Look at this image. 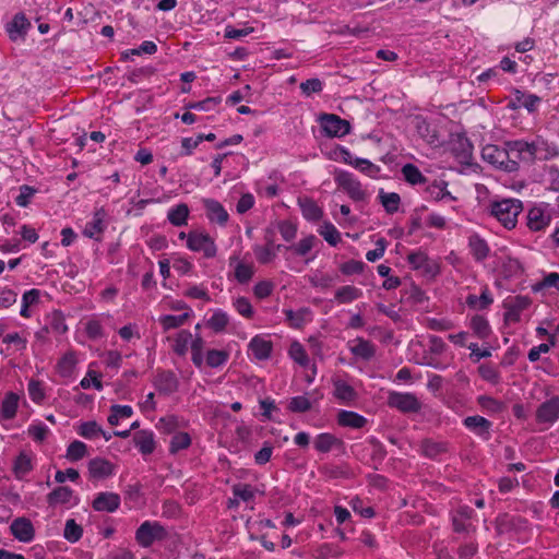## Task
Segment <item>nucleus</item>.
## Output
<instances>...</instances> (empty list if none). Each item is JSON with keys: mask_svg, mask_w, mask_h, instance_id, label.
<instances>
[{"mask_svg": "<svg viewBox=\"0 0 559 559\" xmlns=\"http://www.w3.org/2000/svg\"><path fill=\"white\" fill-rule=\"evenodd\" d=\"M512 151L520 162L528 165L535 160H548L559 155V148L551 142L542 136H536L531 142L515 140L512 144Z\"/></svg>", "mask_w": 559, "mask_h": 559, "instance_id": "f257e3e1", "label": "nucleus"}, {"mask_svg": "<svg viewBox=\"0 0 559 559\" xmlns=\"http://www.w3.org/2000/svg\"><path fill=\"white\" fill-rule=\"evenodd\" d=\"M513 141L506 143V147H499L493 144H488L481 150V157L485 162L492 165L498 169L508 173L516 171L519 169V158L512 151Z\"/></svg>", "mask_w": 559, "mask_h": 559, "instance_id": "f03ea898", "label": "nucleus"}, {"mask_svg": "<svg viewBox=\"0 0 559 559\" xmlns=\"http://www.w3.org/2000/svg\"><path fill=\"white\" fill-rule=\"evenodd\" d=\"M522 211L523 203L519 199L491 200L489 203L490 214L508 229L515 227Z\"/></svg>", "mask_w": 559, "mask_h": 559, "instance_id": "7ed1b4c3", "label": "nucleus"}, {"mask_svg": "<svg viewBox=\"0 0 559 559\" xmlns=\"http://www.w3.org/2000/svg\"><path fill=\"white\" fill-rule=\"evenodd\" d=\"M334 180L337 187L343 189L353 201L360 202L366 200L367 193L362 189L359 180H357L353 174L345 170H338L334 175Z\"/></svg>", "mask_w": 559, "mask_h": 559, "instance_id": "20e7f679", "label": "nucleus"}, {"mask_svg": "<svg viewBox=\"0 0 559 559\" xmlns=\"http://www.w3.org/2000/svg\"><path fill=\"white\" fill-rule=\"evenodd\" d=\"M167 532L158 522L145 521L135 532V539L142 547H150L156 540H163Z\"/></svg>", "mask_w": 559, "mask_h": 559, "instance_id": "39448f33", "label": "nucleus"}, {"mask_svg": "<svg viewBox=\"0 0 559 559\" xmlns=\"http://www.w3.org/2000/svg\"><path fill=\"white\" fill-rule=\"evenodd\" d=\"M319 122L324 134L329 138H342L350 132V123L334 114H322Z\"/></svg>", "mask_w": 559, "mask_h": 559, "instance_id": "423d86ee", "label": "nucleus"}, {"mask_svg": "<svg viewBox=\"0 0 559 559\" xmlns=\"http://www.w3.org/2000/svg\"><path fill=\"white\" fill-rule=\"evenodd\" d=\"M388 405L402 413H418L421 409V402L414 393L392 391L388 396Z\"/></svg>", "mask_w": 559, "mask_h": 559, "instance_id": "0eeeda50", "label": "nucleus"}, {"mask_svg": "<svg viewBox=\"0 0 559 559\" xmlns=\"http://www.w3.org/2000/svg\"><path fill=\"white\" fill-rule=\"evenodd\" d=\"M187 247L194 252H202L205 258H214L217 248L209 234L190 231L187 236Z\"/></svg>", "mask_w": 559, "mask_h": 559, "instance_id": "6e6552de", "label": "nucleus"}, {"mask_svg": "<svg viewBox=\"0 0 559 559\" xmlns=\"http://www.w3.org/2000/svg\"><path fill=\"white\" fill-rule=\"evenodd\" d=\"M274 235L275 230L273 228H266L264 235L265 246L257 245L253 247L254 255L261 264L271 263L276 258L277 251L283 248L282 245H275L273 242Z\"/></svg>", "mask_w": 559, "mask_h": 559, "instance_id": "1a4fd4ad", "label": "nucleus"}, {"mask_svg": "<svg viewBox=\"0 0 559 559\" xmlns=\"http://www.w3.org/2000/svg\"><path fill=\"white\" fill-rule=\"evenodd\" d=\"M559 419V396L543 402L536 411V420L539 424L554 425Z\"/></svg>", "mask_w": 559, "mask_h": 559, "instance_id": "9d476101", "label": "nucleus"}, {"mask_svg": "<svg viewBox=\"0 0 559 559\" xmlns=\"http://www.w3.org/2000/svg\"><path fill=\"white\" fill-rule=\"evenodd\" d=\"M107 212L104 207L96 209L93 217L85 224L83 235L90 239L99 240V235L103 234L107 227L106 224Z\"/></svg>", "mask_w": 559, "mask_h": 559, "instance_id": "9b49d317", "label": "nucleus"}, {"mask_svg": "<svg viewBox=\"0 0 559 559\" xmlns=\"http://www.w3.org/2000/svg\"><path fill=\"white\" fill-rule=\"evenodd\" d=\"M11 534L22 543H29L35 537V528L29 519L25 516L16 518L10 525Z\"/></svg>", "mask_w": 559, "mask_h": 559, "instance_id": "f8f14e48", "label": "nucleus"}, {"mask_svg": "<svg viewBox=\"0 0 559 559\" xmlns=\"http://www.w3.org/2000/svg\"><path fill=\"white\" fill-rule=\"evenodd\" d=\"M153 383L156 390L165 395L175 393L179 386L178 378L170 370L158 371Z\"/></svg>", "mask_w": 559, "mask_h": 559, "instance_id": "ddd939ff", "label": "nucleus"}, {"mask_svg": "<svg viewBox=\"0 0 559 559\" xmlns=\"http://www.w3.org/2000/svg\"><path fill=\"white\" fill-rule=\"evenodd\" d=\"M120 496L116 492L105 491L99 492L94 501L93 508L98 512H115L120 506Z\"/></svg>", "mask_w": 559, "mask_h": 559, "instance_id": "4468645a", "label": "nucleus"}, {"mask_svg": "<svg viewBox=\"0 0 559 559\" xmlns=\"http://www.w3.org/2000/svg\"><path fill=\"white\" fill-rule=\"evenodd\" d=\"M526 218L527 227L532 231H539L550 224L551 215L547 210L540 206H534L528 211Z\"/></svg>", "mask_w": 559, "mask_h": 559, "instance_id": "2eb2a0df", "label": "nucleus"}, {"mask_svg": "<svg viewBox=\"0 0 559 559\" xmlns=\"http://www.w3.org/2000/svg\"><path fill=\"white\" fill-rule=\"evenodd\" d=\"M463 424L469 431H472L476 436L485 440H488L490 438V428L492 424L485 417L479 415L467 416L463 420Z\"/></svg>", "mask_w": 559, "mask_h": 559, "instance_id": "dca6fc26", "label": "nucleus"}, {"mask_svg": "<svg viewBox=\"0 0 559 559\" xmlns=\"http://www.w3.org/2000/svg\"><path fill=\"white\" fill-rule=\"evenodd\" d=\"M203 205L206 212V217L212 223H216L221 226H225L228 222V213L224 206L214 199H204Z\"/></svg>", "mask_w": 559, "mask_h": 559, "instance_id": "f3484780", "label": "nucleus"}, {"mask_svg": "<svg viewBox=\"0 0 559 559\" xmlns=\"http://www.w3.org/2000/svg\"><path fill=\"white\" fill-rule=\"evenodd\" d=\"M427 198L433 201H455L456 198L448 190V182L443 179H436L425 188Z\"/></svg>", "mask_w": 559, "mask_h": 559, "instance_id": "a211bd4d", "label": "nucleus"}, {"mask_svg": "<svg viewBox=\"0 0 559 559\" xmlns=\"http://www.w3.org/2000/svg\"><path fill=\"white\" fill-rule=\"evenodd\" d=\"M350 353L366 361L372 359L376 355V346L368 340L356 337L348 342Z\"/></svg>", "mask_w": 559, "mask_h": 559, "instance_id": "6ab92c4d", "label": "nucleus"}, {"mask_svg": "<svg viewBox=\"0 0 559 559\" xmlns=\"http://www.w3.org/2000/svg\"><path fill=\"white\" fill-rule=\"evenodd\" d=\"M88 473L94 479H104L114 474V465L105 459L95 457L88 462Z\"/></svg>", "mask_w": 559, "mask_h": 559, "instance_id": "aec40b11", "label": "nucleus"}, {"mask_svg": "<svg viewBox=\"0 0 559 559\" xmlns=\"http://www.w3.org/2000/svg\"><path fill=\"white\" fill-rule=\"evenodd\" d=\"M272 342L262 336H254L249 343V350L255 359L265 360L270 357L272 352Z\"/></svg>", "mask_w": 559, "mask_h": 559, "instance_id": "412c9836", "label": "nucleus"}, {"mask_svg": "<svg viewBox=\"0 0 559 559\" xmlns=\"http://www.w3.org/2000/svg\"><path fill=\"white\" fill-rule=\"evenodd\" d=\"M468 248L471 254L477 262H483L490 253L487 241L476 234L468 238Z\"/></svg>", "mask_w": 559, "mask_h": 559, "instance_id": "4be33fe9", "label": "nucleus"}, {"mask_svg": "<svg viewBox=\"0 0 559 559\" xmlns=\"http://www.w3.org/2000/svg\"><path fill=\"white\" fill-rule=\"evenodd\" d=\"M19 395L14 392H8L0 402V419L10 420L14 418L19 407Z\"/></svg>", "mask_w": 559, "mask_h": 559, "instance_id": "5701e85b", "label": "nucleus"}, {"mask_svg": "<svg viewBox=\"0 0 559 559\" xmlns=\"http://www.w3.org/2000/svg\"><path fill=\"white\" fill-rule=\"evenodd\" d=\"M133 442L143 455H148L155 450L154 433L151 430H140L134 433Z\"/></svg>", "mask_w": 559, "mask_h": 559, "instance_id": "b1692460", "label": "nucleus"}, {"mask_svg": "<svg viewBox=\"0 0 559 559\" xmlns=\"http://www.w3.org/2000/svg\"><path fill=\"white\" fill-rule=\"evenodd\" d=\"M473 510L463 507L460 508L452 516V525L453 530L456 533H467L472 528V523L469 522Z\"/></svg>", "mask_w": 559, "mask_h": 559, "instance_id": "393cba45", "label": "nucleus"}, {"mask_svg": "<svg viewBox=\"0 0 559 559\" xmlns=\"http://www.w3.org/2000/svg\"><path fill=\"white\" fill-rule=\"evenodd\" d=\"M31 26L28 20L24 14H15L12 22L8 24L7 31L12 40H17L26 34L27 28Z\"/></svg>", "mask_w": 559, "mask_h": 559, "instance_id": "a878e982", "label": "nucleus"}, {"mask_svg": "<svg viewBox=\"0 0 559 559\" xmlns=\"http://www.w3.org/2000/svg\"><path fill=\"white\" fill-rule=\"evenodd\" d=\"M298 205L301 210L302 216L307 221L316 222L319 221L323 215V211L310 198H298Z\"/></svg>", "mask_w": 559, "mask_h": 559, "instance_id": "bb28decb", "label": "nucleus"}, {"mask_svg": "<svg viewBox=\"0 0 559 559\" xmlns=\"http://www.w3.org/2000/svg\"><path fill=\"white\" fill-rule=\"evenodd\" d=\"M337 423L343 427L359 429L367 424V419L358 413L352 411H341L337 415Z\"/></svg>", "mask_w": 559, "mask_h": 559, "instance_id": "cd10ccee", "label": "nucleus"}, {"mask_svg": "<svg viewBox=\"0 0 559 559\" xmlns=\"http://www.w3.org/2000/svg\"><path fill=\"white\" fill-rule=\"evenodd\" d=\"M469 328L473 334L480 340H487L492 332L488 320L480 314H475L471 318Z\"/></svg>", "mask_w": 559, "mask_h": 559, "instance_id": "c85d7f7f", "label": "nucleus"}, {"mask_svg": "<svg viewBox=\"0 0 559 559\" xmlns=\"http://www.w3.org/2000/svg\"><path fill=\"white\" fill-rule=\"evenodd\" d=\"M33 469L32 457L26 452H21L13 463V474L17 479H24Z\"/></svg>", "mask_w": 559, "mask_h": 559, "instance_id": "c756f323", "label": "nucleus"}, {"mask_svg": "<svg viewBox=\"0 0 559 559\" xmlns=\"http://www.w3.org/2000/svg\"><path fill=\"white\" fill-rule=\"evenodd\" d=\"M334 396L343 403L352 402L356 399L357 393L355 389L345 381L337 379L333 382Z\"/></svg>", "mask_w": 559, "mask_h": 559, "instance_id": "7c9ffc66", "label": "nucleus"}, {"mask_svg": "<svg viewBox=\"0 0 559 559\" xmlns=\"http://www.w3.org/2000/svg\"><path fill=\"white\" fill-rule=\"evenodd\" d=\"M407 261L414 270H424L426 273L433 272L435 265L429 261L427 254L421 251L411 252Z\"/></svg>", "mask_w": 559, "mask_h": 559, "instance_id": "2f4dec72", "label": "nucleus"}, {"mask_svg": "<svg viewBox=\"0 0 559 559\" xmlns=\"http://www.w3.org/2000/svg\"><path fill=\"white\" fill-rule=\"evenodd\" d=\"M189 216V207L186 203H180L168 211L167 218L168 221L177 227L183 226L187 224V219Z\"/></svg>", "mask_w": 559, "mask_h": 559, "instance_id": "473e14b6", "label": "nucleus"}, {"mask_svg": "<svg viewBox=\"0 0 559 559\" xmlns=\"http://www.w3.org/2000/svg\"><path fill=\"white\" fill-rule=\"evenodd\" d=\"M361 295V289L352 285H345L336 289L334 298L338 304H349L358 299Z\"/></svg>", "mask_w": 559, "mask_h": 559, "instance_id": "72a5a7b5", "label": "nucleus"}, {"mask_svg": "<svg viewBox=\"0 0 559 559\" xmlns=\"http://www.w3.org/2000/svg\"><path fill=\"white\" fill-rule=\"evenodd\" d=\"M73 496V490L68 486H60L53 489L47 497L49 506L69 503Z\"/></svg>", "mask_w": 559, "mask_h": 559, "instance_id": "f704fd0d", "label": "nucleus"}, {"mask_svg": "<svg viewBox=\"0 0 559 559\" xmlns=\"http://www.w3.org/2000/svg\"><path fill=\"white\" fill-rule=\"evenodd\" d=\"M492 301L493 299L487 288L483 290L480 296L469 294L465 299L466 305L469 308L476 310H483L488 308L492 304Z\"/></svg>", "mask_w": 559, "mask_h": 559, "instance_id": "c9c22d12", "label": "nucleus"}, {"mask_svg": "<svg viewBox=\"0 0 559 559\" xmlns=\"http://www.w3.org/2000/svg\"><path fill=\"white\" fill-rule=\"evenodd\" d=\"M341 444L342 441L340 439L328 432L318 435L314 440V448L321 453H326L331 451L333 447Z\"/></svg>", "mask_w": 559, "mask_h": 559, "instance_id": "e433bc0d", "label": "nucleus"}, {"mask_svg": "<svg viewBox=\"0 0 559 559\" xmlns=\"http://www.w3.org/2000/svg\"><path fill=\"white\" fill-rule=\"evenodd\" d=\"M402 174L404 176V179L413 186L427 182L426 177L421 174L419 168L417 166H415L414 164L404 165L402 167Z\"/></svg>", "mask_w": 559, "mask_h": 559, "instance_id": "4c0bfd02", "label": "nucleus"}, {"mask_svg": "<svg viewBox=\"0 0 559 559\" xmlns=\"http://www.w3.org/2000/svg\"><path fill=\"white\" fill-rule=\"evenodd\" d=\"M46 329L58 335L64 334L68 331V326L64 322L63 314L59 311L52 312L48 318Z\"/></svg>", "mask_w": 559, "mask_h": 559, "instance_id": "58836bf2", "label": "nucleus"}, {"mask_svg": "<svg viewBox=\"0 0 559 559\" xmlns=\"http://www.w3.org/2000/svg\"><path fill=\"white\" fill-rule=\"evenodd\" d=\"M379 199L380 203L389 214H393L399 211V205L401 203L400 194L395 192L386 193L383 190H380Z\"/></svg>", "mask_w": 559, "mask_h": 559, "instance_id": "ea45409f", "label": "nucleus"}, {"mask_svg": "<svg viewBox=\"0 0 559 559\" xmlns=\"http://www.w3.org/2000/svg\"><path fill=\"white\" fill-rule=\"evenodd\" d=\"M318 233L320 234V236H322L324 238V240L335 247L340 241H341V234L340 231L336 229V227L330 223V222H324Z\"/></svg>", "mask_w": 559, "mask_h": 559, "instance_id": "a19ab883", "label": "nucleus"}, {"mask_svg": "<svg viewBox=\"0 0 559 559\" xmlns=\"http://www.w3.org/2000/svg\"><path fill=\"white\" fill-rule=\"evenodd\" d=\"M190 317L189 312H185L182 314L174 316V314H165L159 317L158 322L163 326L165 331L176 329L185 324V322Z\"/></svg>", "mask_w": 559, "mask_h": 559, "instance_id": "79ce46f5", "label": "nucleus"}, {"mask_svg": "<svg viewBox=\"0 0 559 559\" xmlns=\"http://www.w3.org/2000/svg\"><path fill=\"white\" fill-rule=\"evenodd\" d=\"M191 445V437L188 432H176L169 443V452L176 454Z\"/></svg>", "mask_w": 559, "mask_h": 559, "instance_id": "37998d69", "label": "nucleus"}, {"mask_svg": "<svg viewBox=\"0 0 559 559\" xmlns=\"http://www.w3.org/2000/svg\"><path fill=\"white\" fill-rule=\"evenodd\" d=\"M192 341V334L188 330H181L175 340L174 352L179 356H185Z\"/></svg>", "mask_w": 559, "mask_h": 559, "instance_id": "c03bdc74", "label": "nucleus"}, {"mask_svg": "<svg viewBox=\"0 0 559 559\" xmlns=\"http://www.w3.org/2000/svg\"><path fill=\"white\" fill-rule=\"evenodd\" d=\"M353 167L370 178H377L381 169L378 165L371 163L369 159L360 157L355 158Z\"/></svg>", "mask_w": 559, "mask_h": 559, "instance_id": "a18cd8bd", "label": "nucleus"}, {"mask_svg": "<svg viewBox=\"0 0 559 559\" xmlns=\"http://www.w3.org/2000/svg\"><path fill=\"white\" fill-rule=\"evenodd\" d=\"M317 241L316 236L309 235L302 238L298 243L285 247L286 250L294 251L297 255H307L313 248Z\"/></svg>", "mask_w": 559, "mask_h": 559, "instance_id": "49530a36", "label": "nucleus"}, {"mask_svg": "<svg viewBox=\"0 0 559 559\" xmlns=\"http://www.w3.org/2000/svg\"><path fill=\"white\" fill-rule=\"evenodd\" d=\"M228 323V314L221 309L215 310L212 317L207 320V326L217 333L224 331Z\"/></svg>", "mask_w": 559, "mask_h": 559, "instance_id": "de8ad7c7", "label": "nucleus"}, {"mask_svg": "<svg viewBox=\"0 0 559 559\" xmlns=\"http://www.w3.org/2000/svg\"><path fill=\"white\" fill-rule=\"evenodd\" d=\"M76 365V358L73 353L64 354L58 361V371L62 377H70Z\"/></svg>", "mask_w": 559, "mask_h": 559, "instance_id": "09e8293b", "label": "nucleus"}, {"mask_svg": "<svg viewBox=\"0 0 559 559\" xmlns=\"http://www.w3.org/2000/svg\"><path fill=\"white\" fill-rule=\"evenodd\" d=\"M87 453V447L84 442L74 440L67 449V459L70 461H79L83 459Z\"/></svg>", "mask_w": 559, "mask_h": 559, "instance_id": "8fccbe9b", "label": "nucleus"}, {"mask_svg": "<svg viewBox=\"0 0 559 559\" xmlns=\"http://www.w3.org/2000/svg\"><path fill=\"white\" fill-rule=\"evenodd\" d=\"M83 530L73 519L66 522L63 537L70 543H76L82 537Z\"/></svg>", "mask_w": 559, "mask_h": 559, "instance_id": "3c124183", "label": "nucleus"}, {"mask_svg": "<svg viewBox=\"0 0 559 559\" xmlns=\"http://www.w3.org/2000/svg\"><path fill=\"white\" fill-rule=\"evenodd\" d=\"M157 51V46L154 41L145 40L143 41L138 48L128 49L121 53V60L127 61L129 60V53L132 55H153Z\"/></svg>", "mask_w": 559, "mask_h": 559, "instance_id": "603ef678", "label": "nucleus"}, {"mask_svg": "<svg viewBox=\"0 0 559 559\" xmlns=\"http://www.w3.org/2000/svg\"><path fill=\"white\" fill-rule=\"evenodd\" d=\"M179 426H180L179 418L175 415H168V416L162 417L157 424V428L163 433H167V435H170V433L175 435L177 429L179 428Z\"/></svg>", "mask_w": 559, "mask_h": 559, "instance_id": "864d4df0", "label": "nucleus"}, {"mask_svg": "<svg viewBox=\"0 0 559 559\" xmlns=\"http://www.w3.org/2000/svg\"><path fill=\"white\" fill-rule=\"evenodd\" d=\"M78 432L85 439H94L103 432L102 427L94 420L84 421L80 425Z\"/></svg>", "mask_w": 559, "mask_h": 559, "instance_id": "5fc2aeb1", "label": "nucleus"}, {"mask_svg": "<svg viewBox=\"0 0 559 559\" xmlns=\"http://www.w3.org/2000/svg\"><path fill=\"white\" fill-rule=\"evenodd\" d=\"M229 358V354L225 350L210 349L206 354V364L211 368H217L224 365Z\"/></svg>", "mask_w": 559, "mask_h": 559, "instance_id": "6e6d98bb", "label": "nucleus"}, {"mask_svg": "<svg viewBox=\"0 0 559 559\" xmlns=\"http://www.w3.org/2000/svg\"><path fill=\"white\" fill-rule=\"evenodd\" d=\"M531 304L528 297L525 296H516L511 304L508 316L513 320H519L520 312L526 309Z\"/></svg>", "mask_w": 559, "mask_h": 559, "instance_id": "4d7b16f0", "label": "nucleus"}, {"mask_svg": "<svg viewBox=\"0 0 559 559\" xmlns=\"http://www.w3.org/2000/svg\"><path fill=\"white\" fill-rule=\"evenodd\" d=\"M233 306L236 311L246 319L253 317V308L250 300L246 297H238L233 301Z\"/></svg>", "mask_w": 559, "mask_h": 559, "instance_id": "13d9d810", "label": "nucleus"}, {"mask_svg": "<svg viewBox=\"0 0 559 559\" xmlns=\"http://www.w3.org/2000/svg\"><path fill=\"white\" fill-rule=\"evenodd\" d=\"M311 402L304 395L294 396L290 399L288 409L293 413H306L310 411Z\"/></svg>", "mask_w": 559, "mask_h": 559, "instance_id": "bf43d9fd", "label": "nucleus"}, {"mask_svg": "<svg viewBox=\"0 0 559 559\" xmlns=\"http://www.w3.org/2000/svg\"><path fill=\"white\" fill-rule=\"evenodd\" d=\"M285 314L287 321H289L293 328H301L306 322V317L309 314V310L307 308L299 309L298 311L286 310Z\"/></svg>", "mask_w": 559, "mask_h": 559, "instance_id": "052dcab7", "label": "nucleus"}, {"mask_svg": "<svg viewBox=\"0 0 559 559\" xmlns=\"http://www.w3.org/2000/svg\"><path fill=\"white\" fill-rule=\"evenodd\" d=\"M497 531L499 534H502L512 527H514L516 524H520L523 522L521 518H513L509 514H502L497 518Z\"/></svg>", "mask_w": 559, "mask_h": 559, "instance_id": "680f3d73", "label": "nucleus"}, {"mask_svg": "<svg viewBox=\"0 0 559 559\" xmlns=\"http://www.w3.org/2000/svg\"><path fill=\"white\" fill-rule=\"evenodd\" d=\"M278 231L285 241H292L297 235L296 224L289 221H281L277 224Z\"/></svg>", "mask_w": 559, "mask_h": 559, "instance_id": "e2e57ef3", "label": "nucleus"}, {"mask_svg": "<svg viewBox=\"0 0 559 559\" xmlns=\"http://www.w3.org/2000/svg\"><path fill=\"white\" fill-rule=\"evenodd\" d=\"M221 103V97H207L200 102L190 103L187 107L189 109L210 111L213 110Z\"/></svg>", "mask_w": 559, "mask_h": 559, "instance_id": "0e129e2a", "label": "nucleus"}, {"mask_svg": "<svg viewBox=\"0 0 559 559\" xmlns=\"http://www.w3.org/2000/svg\"><path fill=\"white\" fill-rule=\"evenodd\" d=\"M300 90L304 95L310 96L313 93H320L323 90V82L318 79H309L300 83Z\"/></svg>", "mask_w": 559, "mask_h": 559, "instance_id": "69168bd1", "label": "nucleus"}, {"mask_svg": "<svg viewBox=\"0 0 559 559\" xmlns=\"http://www.w3.org/2000/svg\"><path fill=\"white\" fill-rule=\"evenodd\" d=\"M233 493L242 501H251L254 498V490L248 484H236L233 486Z\"/></svg>", "mask_w": 559, "mask_h": 559, "instance_id": "338daca9", "label": "nucleus"}, {"mask_svg": "<svg viewBox=\"0 0 559 559\" xmlns=\"http://www.w3.org/2000/svg\"><path fill=\"white\" fill-rule=\"evenodd\" d=\"M421 447L424 454L431 459L437 457L439 454L445 451V445L443 443H438L430 440L424 441Z\"/></svg>", "mask_w": 559, "mask_h": 559, "instance_id": "774afa93", "label": "nucleus"}]
</instances>
